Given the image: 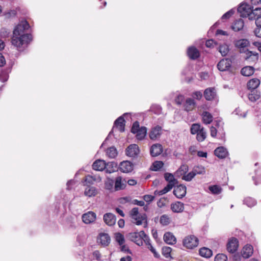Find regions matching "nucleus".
<instances>
[{
    "instance_id": "1",
    "label": "nucleus",
    "mask_w": 261,
    "mask_h": 261,
    "mask_svg": "<svg viewBox=\"0 0 261 261\" xmlns=\"http://www.w3.org/2000/svg\"><path fill=\"white\" fill-rule=\"evenodd\" d=\"M30 28V25L25 20L21 21L13 31L12 43L20 50L27 46L32 40L31 34L25 33L26 30Z\"/></svg>"
},
{
    "instance_id": "2",
    "label": "nucleus",
    "mask_w": 261,
    "mask_h": 261,
    "mask_svg": "<svg viewBox=\"0 0 261 261\" xmlns=\"http://www.w3.org/2000/svg\"><path fill=\"white\" fill-rule=\"evenodd\" d=\"M129 215L133 223L137 225H143L144 227H147V219L146 215L145 214L139 213L138 207L132 208L129 212Z\"/></svg>"
},
{
    "instance_id": "3",
    "label": "nucleus",
    "mask_w": 261,
    "mask_h": 261,
    "mask_svg": "<svg viewBox=\"0 0 261 261\" xmlns=\"http://www.w3.org/2000/svg\"><path fill=\"white\" fill-rule=\"evenodd\" d=\"M127 237L131 241L140 246L143 245V242L148 243L149 237L142 230L140 232H130Z\"/></svg>"
},
{
    "instance_id": "4",
    "label": "nucleus",
    "mask_w": 261,
    "mask_h": 261,
    "mask_svg": "<svg viewBox=\"0 0 261 261\" xmlns=\"http://www.w3.org/2000/svg\"><path fill=\"white\" fill-rule=\"evenodd\" d=\"M131 132L136 134L137 139L143 140L146 135L147 128L146 127H140L139 123L138 121L135 122L132 126Z\"/></svg>"
},
{
    "instance_id": "5",
    "label": "nucleus",
    "mask_w": 261,
    "mask_h": 261,
    "mask_svg": "<svg viewBox=\"0 0 261 261\" xmlns=\"http://www.w3.org/2000/svg\"><path fill=\"white\" fill-rule=\"evenodd\" d=\"M249 44V42L246 39H241L236 42V46L240 48L241 52H244L246 53L247 57L246 59L251 57L253 55L254 56H257V54L255 53H253L251 51H249L246 48V47Z\"/></svg>"
},
{
    "instance_id": "6",
    "label": "nucleus",
    "mask_w": 261,
    "mask_h": 261,
    "mask_svg": "<svg viewBox=\"0 0 261 261\" xmlns=\"http://www.w3.org/2000/svg\"><path fill=\"white\" fill-rule=\"evenodd\" d=\"M183 244L185 247L188 249H193L197 246L198 239L193 235L188 236L184 240Z\"/></svg>"
},
{
    "instance_id": "7",
    "label": "nucleus",
    "mask_w": 261,
    "mask_h": 261,
    "mask_svg": "<svg viewBox=\"0 0 261 261\" xmlns=\"http://www.w3.org/2000/svg\"><path fill=\"white\" fill-rule=\"evenodd\" d=\"M251 7L247 4H241L238 8V11L242 17H250L251 12Z\"/></svg>"
},
{
    "instance_id": "8",
    "label": "nucleus",
    "mask_w": 261,
    "mask_h": 261,
    "mask_svg": "<svg viewBox=\"0 0 261 261\" xmlns=\"http://www.w3.org/2000/svg\"><path fill=\"white\" fill-rule=\"evenodd\" d=\"M231 60L225 58L221 60L217 64L218 69L221 71L228 70L231 66Z\"/></svg>"
},
{
    "instance_id": "9",
    "label": "nucleus",
    "mask_w": 261,
    "mask_h": 261,
    "mask_svg": "<svg viewBox=\"0 0 261 261\" xmlns=\"http://www.w3.org/2000/svg\"><path fill=\"white\" fill-rule=\"evenodd\" d=\"M96 218V215L95 213L89 211L82 216V220L85 224H90L94 222Z\"/></svg>"
},
{
    "instance_id": "10",
    "label": "nucleus",
    "mask_w": 261,
    "mask_h": 261,
    "mask_svg": "<svg viewBox=\"0 0 261 261\" xmlns=\"http://www.w3.org/2000/svg\"><path fill=\"white\" fill-rule=\"evenodd\" d=\"M238 241L236 238L230 239L227 244V250L230 253L235 252L238 247Z\"/></svg>"
},
{
    "instance_id": "11",
    "label": "nucleus",
    "mask_w": 261,
    "mask_h": 261,
    "mask_svg": "<svg viewBox=\"0 0 261 261\" xmlns=\"http://www.w3.org/2000/svg\"><path fill=\"white\" fill-rule=\"evenodd\" d=\"M173 194L177 198H182L186 194V187L182 185L177 186L174 188Z\"/></svg>"
},
{
    "instance_id": "12",
    "label": "nucleus",
    "mask_w": 261,
    "mask_h": 261,
    "mask_svg": "<svg viewBox=\"0 0 261 261\" xmlns=\"http://www.w3.org/2000/svg\"><path fill=\"white\" fill-rule=\"evenodd\" d=\"M110 237L107 233H101L97 238L98 243L103 246H108L110 244Z\"/></svg>"
},
{
    "instance_id": "13",
    "label": "nucleus",
    "mask_w": 261,
    "mask_h": 261,
    "mask_svg": "<svg viewBox=\"0 0 261 261\" xmlns=\"http://www.w3.org/2000/svg\"><path fill=\"white\" fill-rule=\"evenodd\" d=\"M196 103L192 98H188L183 103V107L185 111L189 112L192 111L196 107Z\"/></svg>"
},
{
    "instance_id": "14",
    "label": "nucleus",
    "mask_w": 261,
    "mask_h": 261,
    "mask_svg": "<svg viewBox=\"0 0 261 261\" xmlns=\"http://www.w3.org/2000/svg\"><path fill=\"white\" fill-rule=\"evenodd\" d=\"M203 95L206 100H212L217 95L216 89L212 87L206 88L204 91Z\"/></svg>"
},
{
    "instance_id": "15",
    "label": "nucleus",
    "mask_w": 261,
    "mask_h": 261,
    "mask_svg": "<svg viewBox=\"0 0 261 261\" xmlns=\"http://www.w3.org/2000/svg\"><path fill=\"white\" fill-rule=\"evenodd\" d=\"M119 169L124 173H128L133 170V164L127 161L122 162L119 165Z\"/></svg>"
},
{
    "instance_id": "16",
    "label": "nucleus",
    "mask_w": 261,
    "mask_h": 261,
    "mask_svg": "<svg viewBox=\"0 0 261 261\" xmlns=\"http://www.w3.org/2000/svg\"><path fill=\"white\" fill-rule=\"evenodd\" d=\"M103 219L105 223L110 226L115 225L116 221L115 216L111 213L105 214L103 215Z\"/></svg>"
},
{
    "instance_id": "17",
    "label": "nucleus",
    "mask_w": 261,
    "mask_h": 261,
    "mask_svg": "<svg viewBox=\"0 0 261 261\" xmlns=\"http://www.w3.org/2000/svg\"><path fill=\"white\" fill-rule=\"evenodd\" d=\"M139 153V147L136 144L130 145L126 149V154L130 157H135Z\"/></svg>"
},
{
    "instance_id": "18",
    "label": "nucleus",
    "mask_w": 261,
    "mask_h": 261,
    "mask_svg": "<svg viewBox=\"0 0 261 261\" xmlns=\"http://www.w3.org/2000/svg\"><path fill=\"white\" fill-rule=\"evenodd\" d=\"M162 127L159 125L153 127L149 133V138L151 140H156L162 134Z\"/></svg>"
},
{
    "instance_id": "19",
    "label": "nucleus",
    "mask_w": 261,
    "mask_h": 261,
    "mask_svg": "<svg viewBox=\"0 0 261 261\" xmlns=\"http://www.w3.org/2000/svg\"><path fill=\"white\" fill-rule=\"evenodd\" d=\"M163 151V148L161 144H153L150 148V154L152 156H156L160 155Z\"/></svg>"
},
{
    "instance_id": "20",
    "label": "nucleus",
    "mask_w": 261,
    "mask_h": 261,
    "mask_svg": "<svg viewBox=\"0 0 261 261\" xmlns=\"http://www.w3.org/2000/svg\"><path fill=\"white\" fill-rule=\"evenodd\" d=\"M126 186V181L122 180L121 176H118L115 179V191H119L125 188Z\"/></svg>"
},
{
    "instance_id": "21",
    "label": "nucleus",
    "mask_w": 261,
    "mask_h": 261,
    "mask_svg": "<svg viewBox=\"0 0 261 261\" xmlns=\"http://www.w3.org/2000/svg\"><path fill=\"white\" fill-rule=\"evenodd\" d=\"M215 155L220 159L225 158L228 154V152L226 148L223 147H219L215 151Z\"/></svg>"
},
{
    "instance_id": "22",
    "label": "nucleus",
    "mask_w": 261,
    "mask_h": 261,
    "mask_svg": "<svg viewBox=\"0 0 261 261\" xmlns=\"http://www.w3.org/2000/svg\"><path fill=\"white\" fill-rule=\"evenodd\" d=\"M242 256L244 258H248L253 254V247L250 245H247L242 250Z\"/></svg>"
},
{
    "instance_id": "23",
    "label": "nucleus",
    "mask_w": 261,
    "mask_h": 261,
    "mask_svg": "<svg viewBox=\"0 0 261 261\" xmlns=\"http://www.w3.org/2000/svg\"><path fill=\"white\" fill-rule=\"evenodd\" d=\"M106 167V163L103 160H97L95 161L93 165V169L96 171H102Z\"/></svg>"
},
{
    "instance_id": "24",
    "label": "nucleus",
    "mask_w": 261,
    "mask_h": 261,
    "mask_svg": "<svg viewBox=\"0 0 261 261\" xmlns=\"http://www.w3.org/2000/svg\"><path fill=\"white\" fill-rule=\"evenodd\" d=\"M187 54L189 57L192 60L196 59L200 56L198 50L194 46L189 47Z\"/></svg>"
},
{
    "instance_id": "25",
    "label": "nucleus",
    "mask_w": 261,
    "mask_h": 261,
    "mask_svg": "<svg viewBox=\"0 0 261 261\" xmlns=\"http://www.w3.org/2000/svg\"><path fill=\"white\" fill-rule=\"evenodd\" d=\"M164 241L168 244L172 245L176 243V239L175 236L170 232H166L164 235Z\"/></svg>"
},
{
    "instance_id": "26",
    "label": "nucleus",
    "mask_w": 261,
    "mask_h": 261,
    "mask_svg": "<svg viewBox=\"0 0 261 261\" xmlns=\"http://www.w3.org/2000/svg\"><path fill=\"white\" fill-rule=\"evenodd\" d=\"M171 209L174 213H180L184 210V205L182 202L177 201L171 205Z\"/></svg>"
},
{
    "instance_id": "27",
    "label": "nucleus",
    "mask_w": 261,
    "mask_h": 261,
    "mask_svg": "<svg viewBox=\"0 0 261 261\" xmlns=\"http://www.w3.org/2000/svg\"><path fill=\"white\" fill-rule=\"evenodd\" d=\"M97 180H101L100 176L88 175L85 176L84 179V185H93L94 182Z\"/></svg>"
},
{
    "instance_id": "28",
    "label": "nucleus",
    "mask_w": 261,
    "mask_h": 261,
    "mask_svg": "<svg viewBox=\"0 0 261 261\" xmlns=\"http://www.w3.org/2000/svg\"><path fill=\"white\" fill-rule=\"evenodd\" d=\"M114 125L121 132L124 131V119L123 116H120L117 118L114 123Z\"/></svg>"
},
{
    "instance_id": "29",
    "label": "nucleus",
    "mask_w": 261,
    "mask_h": 261,
    "mask_svg": "<svg viewBox=\"0 0 261 261\" xmlns=\"http://www.w3.org/2000/svg\"><path fill=\"white\" fill-rule=\"evenodd\" d=\"M97 193V189L94 187L88 186L85 189L84 191L85 195L89 197H94L96 195Z\"/></svg>"
},
{
    "instance_id": "30",
    "label": "nucleus",
    "mask_w": 261,
    "mask_h": 261,
    "mask_svg": "<svg viewBox=\"0 0 261 261\" xmlns=\"http://www.w3.org/2000/svg\"><path fill=\"white\" fill-rule=\"evenodd\" d=\"M244 25V22L242 19H239L236 20L231 26V28L234 31H239L241 30Z\"/></svg>"
},
{
    "instance_id": "31",
    "label": "nucleus",
    "mask_w": 261,
    "mask_h": 261,
    "mask_svg": "<svg viewBox=\"0 0 261 261\" xmlns=\"http://www.w3.org/2000/svg\"><path fill=\"white\" fill-rule=\"evenodd\" d=\"M202 121L205 124H210L213 121V117L211 113L205 111L202 113Z\"/></svg>"
},
{
    "instance_id": "32",
    "label": "nucleus",
    "mask_w": 261,
    "mask_h": 261,
    "mask_svg": "<svg viewBox=\"0 0 261 261\" xmlns=\"http://www.w3.org/2000/svg\"><path fill=\"white\" fill-rule=\"evenodd\" d=\"M164 178L169 184L175 186V185L178 183L177 179L175 178L174 175L172 173H165L164 174Z\"/></svg>"
},
{
    "instance_id": "33",
    "label": "nucleus",
    "mask_w": 261,
    "mask_h": 261,
    "mask_svg": "<svg viewBox=\"0 0 261 261\" xmlns=\"http://www.w3.org/2000/svg\"><path fill=\"white\" fill-rule=\"evenodd\" d=\"M259 84L260 81L258 79H253L248 82L247 87L249 89H255L259 86Z\"/></svg>"
},
{
    "instance_id": "34",
    "label": "nucleus",
    "mask_w": 261,
    "mask_h": 261,
    "mask_svg": "<svg viewBox=\"0 0 261 261\" xmlns=\"http://www.w3.org/2000/svg\"><path fill=\"white\" fill-rule=\"evenodd\" d=\"M254 68L252 66H246L243 67L241 71V74L244 76H249L254 73Z\"/></svg>"
},
{
    "instance_id": "35",
    "label": "nucleus",
    "mask_w": 261,
    "mask_h": 261,
    "mask_svg": "<svg viewBox=\"0 0 261 261\" xmlns=\"http://www.w3.org/2000/svg\"><path fill=\"white\" fill-rule=\"evenodd\" d=\"M199 254L205 258H209L212 255V251L206 247H203L199 250Z\"/></svg>"
},
{
    "instance_id": "36",
    "label": "nucleus",
    "mask_w": 261,
    "mask_h": 261,
    "mask_svg": "<svg viewBox=\"0 0 261 261\" xmlns=\"http://www.w3.org/2000/svg\"><path fill=\"white\" fill-rule=\"evenodd\" d=\"M117 164L114 162H109L106 163V167L105 170L107 173H111L115 171V168H116Z\"/></svg>"
},
{
    "instance_id": "37",
    "label": "nucleus",
    "mask_w": 261,
    "mask_h": 261,
    "mask_svg": "<svg viewBox=\"0 0 261 261\" xmlns=\"http://www.w3.org/2000/svg\"><path fill=\"white\" fill-rule=\"evenodd\" d=\"M258 17H261V8H256L254 10L252 9L249 19H255Z\"/></svg>"
},
{
    "instance_id": "38",
    "label": "nucleus",
    "mask_w": 261,
    "mask_h": 261,
    "mask_svg": "<svg viewBox=\"0 0 261 261\" xmlns=\"http://www.w3.org/2000/svg\"><path fill=\"white\" fill-rule=\"evenodd\" d=\"M206 137V132L204 128L202 127L201 130L197 134L196 139L199 142L203 141Z\"/></svg>"
},
{
    "instance_id": "39",
    "label": "nucleus",
    "mask_w": 261,
    "mask_h": 261,
    "mask_svg": "<svg viewBox=\"0 0 261 261\" xmlns=\"http://www.w3.org/2000/svg\"><path fill=\"white\" fill-rule=\"evenodd\" d=\"M175 186L168 184V185L162 190L160 191H155L154 192L155 194H158L159 195H162L167 193L168 192L170 191L173 187Z\"/></svg>"
},
{
    "instance_id": "40",
    "label": "nucleus",
    "mask_w": 261,
    "mask_h": 261,
    "mask_svg": "<svg viewBox=\"0 0 261 261\" xmlns=\"http://www.w3.org/2000/svg\"><path fill=\"white\" fill-rule=\"evenodd\" d=\"M122 200H124L125 202H130L132 204L138 205L139 206H144L145 203L144 201H139L137 199H134L132 201L130 200V198L129 197H124L122 199Z\"/></svg>"
},
{
    "instance_id": "41",
    "label": "nucleus",
    "mask_w": 261,
    "mask_h": 261,
    "mask_svg": "<svg viewBox=\"0 0 261 261\" xmlns=\"http://www.w3.org/2000/svg\"><path fill=\"white\" fill-rule=\"evenodd\" d=\"M106 154L110 158H115L117 155V150L114 147H111L107 150Z\"/></svg>"
},
{
    "instance_id": "42",
    "label": "nucleus",
    "mask_w": 261,
    "mask_h": 261,
    "mask_svg": "<svg viewBox=\"0 0 261 261\" xmlns=\"http://www.w3.org/2000/svg\"><path fill=\"white\" fill-rule=\"evenodd\" d=\"M115 239L119 245H121L125 243L124 236L119 232L115 234Z\"/></svg>"
},
{
    "instance_id": "43",
    "label": "nucleus",
    "mask_w": 261,
    "mask_h": 261,
    "mask_svg": "<svg viewBox=\"0 0 261 261\" xmlns=\"http://www.w3.org/2000/svg\"><path fill=\"white\" fill-rule=\"evenodd\" d=\"M208 189L213 194H219L222 191V189L218 185L210 186Z\"/></svg>"
},
{
    "instance_id": "44",
    "label": "nucleus",
    "mask_w": 261,
    "mask_h": 261,
    "mask_svg": "<svg viewBox=\"0 0 261 261\" xmlns=\"http://www.w3.org/2000/svg\"><path fill=\"white\" fill-rule=\"evenodd\" d=\"M244 204L248 207H251L256 204V200L251 197H247L244 200Z\"/></svg>"
},
{
    "instance_id": "45",
    "label": "nucleus",
    "mask_w": 261,
    "mask_h": 261,
    "mask_svg": "<svg viewBox=\"0 0 261 261\" xmlns=\"http://www.w3.org/2000/svg\"><path fill=\"white\" fill-rule=\"evenodd\" d=\"M219 51L222 56H225L229 52L228 46L225 44L220 45L219 47Z\"/></svg>"
},
{
    "instance_id": "46",
    "label": "nucleus",
    "mask_w": 261,
    "mask_h": 261,
    "mask_svg": "<svg viewBox=\"0 0 261 261\" xmlns=\"http://www.w3.org/2000/svg\"><path fill=\"white\" fill-rule=\"evenodd\" d=\"M202 128L201 125L198 123H194L192 125L190 131L192 134H197Z\"/></svg>"
},
{
    "instance_id": "47",
    "label": "nucleus",
    "mask_w": 261,
    "mask_h": 261,
    "mask_svg": "<svg viewBox=\"0 0 261 261\" xmlns=\"http://www.w3.org/2000/svg\"><path fill=\"white\" fill-rule=\"evenodd\" d=\"M170 221V218L167 215H163L160 217V222L163 225H168Z\"/></svg>"
},
{
    "instance_id": "48",
    "label": "nucleus",
    "mask_w": 261,
    "mask_h": 261,
    "mask_svg": "<svg viewBox=\"0 0 261 261\" xmlns=\"http://www.w3.org/2000/svg\"><path fill=\"white\" fill-rule=\"evenodd\" d=\"M188 171V167L187 165H183L176 171L175 174L179 176L185 174Z\"/></svg>"
},
{
    "instance_id": "49",
    "label": "nucleus",
    "mask_w": 261,
    "mask_h": 261,
    "mask_svg": "<svg viewBox=\"0 0 261 261\" xmlns=\"http://www.w3.org/2000/svg\"><path fill=\"white\" fill-rule=\"evenodd\" d=\"M164 163L162 161L154 162L151 168L153 171H158L163 167Z\"/></svg>"
},
{
    "instance_id": "50",
    "label": "nucleus",
    "mask_w": 261,
    "mask_h": 261,
    "mask_svg": "<svg viewBox=\"0 0 261 261\" xmlns=\"http://www.w3.org/2000/svg\"><path fill=\"white\" fill-rule=\"evenodd\" d=\"M114 181L110 178H107L105 182V187L107 190H111L113 188Z\"/></svg>"
},
{
    "instance_id": "51",
    "label": "nucleus",
    "mask_w": 261,
    "mask_h": 261,
    "mask_svg": "<svg viewBox=\"0 0 261 261\" xmlns=\"http://www.w3.org/2000/svg\"><path fill=\"white\" fill-rule=\"evenodd\" d=\"M193 171L195 173V175L197 174H203L205 172L204 168L202 166L195 167Z\"/></svg>"
},
{
    "instance_id": "52",
    "label": "nucleus",
    "mask_w": 261,
    "mask_h": 261,
    "mask_svg": "<svg viewBox=\"0 0 261 261\" xmlns=\"http://www.w3.org/2000/svg\"><path fill=\"white\" fill-rule=\"evenodd\" d=\"M172 249L169 247H164L162 248V254L166 258L170 256Z\"/></svg>"
},
{
    "instance_id": "53",
    "label": "nucleus",
    "mask_w": 261,
    "mask_h": 261,
    "mask_svg": "<svg viewBox=\"0 0 261 261\" xmlns=\"http://www.w3.org/2000/svg\"><path fill=\"white\" fill-rule=\"evenodd\" d=\"M195 173H194V171L192 170L187 175L183 176L182 179L186 181H190L195 177Z\"/></svg>"
},
{
    "instance_id": "54",
    "label": "nucleus",
    "mask_w": 261,
    "mask_h": 261,
    "mask_svg": "<svg viewBox=\"0 0 261 261\" xmlns=\"http://www.w3.org/2000/svg\"><path fill=\"white\" fill-rule=\"evenodd\" d=\"M260 97V96L259 94H258L257 93H252L251 94H249L248 95V98L249 99L252 101V102H255L257 100H258Z\"/></svg>"
},
{
    "instance_id": "55",
    "label": "nucleus",
    "mask_w": 261,
    "mask_h": 261,
    "mask_svg": "<svg viewBox=\"0 0 261 261\" xmlns=\"http://www.w3.org/2000/svg\"><path fill=\"white\" fill-rule=\"evenodd\" d=\"M185 97L183 95L179 94L175 98V102L177 105H181L184 103Z\"/></svg>"
},
{
    "instance_id": "56",
    "label": "nucleus",
    "mask_w": 261,
    "mask_h": 261,
    "mask_svg": "<svg viewBox=\"0 0 261 261\" xmlns=\"http://www.w3.org/2000/svg\"><path fill=\"white\" fill-rule=\"evenodd\" d=\"M227 257L225 254H218L215 258V261H227Z\"/></svg>"
},
{
    "instance_id": "57",
    "label": "nucleus",
    "mask_w": 261,
    "mask_h": 261,
    "mask_svg": "<svg viewBox=\"0 0 261 261\" xmlns=\"http://www.w3.org/2000/svg\"><path fill=\"white\" fill-rule=\"evenodd\" d=\"M241 112V109L240 108H238L233 112V114L240 117H245L246 115V113L245 112Z\"/></svg>"
},
{
    "instance_id": "58",
    "label": "nucleus",
    "mask_w": 261,
    "mask_h": 261,
    "mask_svg": "<svg viewBox=\"0 0 261 261\" xmlns=\"http://www.w3.org/2000/svg\"><path fill=\"white\" fill-rule=\"evenodd\" d=\"M234 11L233 9H231L224 14L222 15L221 17V19L222 20L226 19L229 18L231 16H232L234 14Z\"/></svg>"
},
{
    "instance_id": "59",
    "label": "nucleus",
    "mask_w": 261,
    "mask_h": 261,
    "mask_svg": "<svg viewBox=\"0 0 261 261\" xmlns=\"http://www.w3.org/2000/svg\"><path fill=\"white\" fill-rule=\"evenodd\" d=\"M120 246V250L122 252H123L124 253H127L129 254H131L132 252L128 248V247L125 245L124 244Z\"/></svg>"
},
{
    "instance_id": "60",
    "label": "nucleus",
    "mask_w": 261,
    "mask_h": 261,
    "mask_svg": "<svg viewBox=\"0 0 261 261\" xmlns=\"http://www.w3.org/2000/svg\"><path fill=\"white\" fill-rule=\"evenodd\" d=\"M192 97L198 100H200L202 97V94L200 91H196L192 94Z\"/></svg>"
},
{
    "instance_id": "61",
    "label": "nucleus",
    "mask_w": 261,
    "mask_h": 261,
    "mask_svg": "<svg viewBox=\"0 0 261 261\" xmlns=\"http://www.w3.org/2000/svg\"><path fill=\"white\" fill-rule=\"evenodd\" d=\"M9 75L6 72H2L0 74V81L2 82L7 81L8 79Z\"/></svg>"
},
{
    "instance_id": "62",
    "label": "nucleus",
    "mask_w": 261,
    "mask_h": 261,
    "mask_svg": "<svg viewBox=\"0 0 261 261\" xmlns=\"http://www.w3.org/2000/svg\"><path fill=\"white\" fill-rule=\"evenodd\" d=\"M210 132H211V136L212 137L215 138L216 137L218 130L216 127L212 126L210 128Z\"/></svg>"
},
{
    "instance_id": "63",
    "label": "nucleus",
    "mask_w": 261,
    "mask_h": 261,
    "mask_svg": "<svg viewBox=\"0 0 261 261\" xmlns=\"http://www.w3.org/2000/svg\"><path fill=\"white\" fill-rule=\"evenodd\" d=\"M154 198L153 196L150 195H145L143 196L144 200L147 202H151Z\"/></svg>"
},
{
    "instance_id": "64",
    "label": "nucleus",
    "mask_w": 261,
    "mask_h": 261,
    "mask_svg": "<svg viewBox=\"0 0 261 261\" xmlns=\"http://www.w3.org/2000/svg\"><path fill=\"white\" fill-rule=\"evenodd\" d=\"M254 33L256 37L261 38V27H256V28L254 31Z\"/></svg>"
}]
</instances>
